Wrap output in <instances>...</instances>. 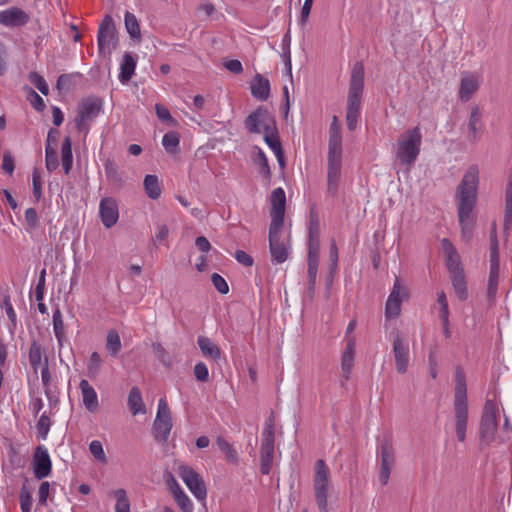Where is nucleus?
<instances>
[{"label": "nucleus", "instance_id": "1", "mask_svg": "<svg viewBox=\"0 0 512 512\" xmlns=\"http://www.w3.org/2000/svg\"><path fill=\"white\" fill-rule=\"evenodd\" d=\"M478 184L479 169L477 165H471L466 170L456 192L461 237L465 242L471 241L476 225L473 210L477 202Z\"/></svg>", "mask_w": 512, "mask_h": 512}, {"label": "nucleus", "instance_id": "2", "mask_svg": "<svg viewBox=\"0 0 512 512\" xmlns=\"http://www.w3.org/2000/svg\"><path fill=\"white\" fill-rule=\"evenodd\" d=\"M455 432L459 442L466 440L469 420L466 376L461 367L455 369V387L453 398Z\"/></svg>", "mask_w": 512, "mask_h": 512}, {"label": "nucleus", "instance_id": "3", "mask_svg": "<svg viewBox=\"0 0 512 512\" xmlns=\"http://www.w3.org/2000/svg\"><path fill=\"white\" fill-rule=\"evenodd\" d=\"M422 134L418 126L406 131L398 141L397 159L402 165L411 167L417 160L421 150Z\"/></svg>", "mask_w": 512, "mask_h": 512}, {"label": "nucleus", "instance_id": "4", "mask_svg": "<svg viewBox=\"0 0 512 512\" xmlns=\"http://www.w3.org/2000/svg\"><path fill=\"white\" fill-rule=\"evenodd\" d=\"M329 487L330 469L323 459H318L314 465L313 492L320 512H329L327 501Z\"/></svg>", "mask_w": 512, "mask_h": 512}, {"label": "nucleus", "instance_id": "5", "mask_svg": "<svg viewBox=\"0 0 512 512\" xmlns=\"http://www.w3.org/2000/svg\"><path fill=\"white\" fill-rule=\"evenodd\" d=\"M364 65L362 62H356L351 70L348 99H347V111L360 115L362 94L364 90Z\"/></svg>", "mask_w": 512, "mask_h": 512}, {"label": "nucleus", "instance_id": "6", "mask_svg": "<svg viewBox=\"0 0 512 512\" xmlns=\"http://www.w3.org/2000/svg\"><path fill=\"white\" fill-rule=\"evenodd\" d=\"M103 102L99 97L90 96L82 99L78 104L77 114L74 119L79 132H88L89 124L94 121L102 110Z\"/></svg>", "mask_w": 512, "mask_h": 512}, {"label": "nucleus", "instance_id": "7", "mask_svg": "<svg viewBox=\"0 0 512 512\" xmlns=\"http://www.w3.org/2000/svg\"><path fill=\"white\" fill-rule=\"evenodd\" d=\"M97 44L98 53L102 57L110 56L118 46L117 30L110 15H106L99 25Z\"/></svg>", "mask_w": 512, "mask_h": 512}, {"label": "nucleus", "instance_id": "8", "mask_svg": "<svg viewBox=\"0 0 512 512\" xmlns=\"http://www.w3.org/2000/svg\"><path fill=\"white\" fill-rule=\"evenodd\" d=\"M274 459V423L272 418L265 422L260 447V470L264 475L271 471Z\"/></svg>", "mask_w": 512, "mask_h": 512}, {"label": "nucleus", "instance_id": "9", "mask_svg": "<svg viewBox=\"0 0 512 512\" xmlns=\"http://www.w3.org/2000/svg\"><path fill=\"white\" fill-rule=\"evenodd\" d=\"M244 125L249 133L259 134L262 131H272L276 126V121L265 106H259L246 117Z\"/></svg>", "mask_w": 512, "mask_h": 512}, {"label": "nucleus", "instance_id": "10", "mask_svg": "<svg viewBox=\"0 0 512 512\" xmlns=\"http://www.w3.org/2000/svg\"><path fill=\"white\" fill-rule=\"evenodd\" d=\"M172 417L164 398L158 402L157 414L153 422V435L156 441L166 443L172 430Z\"/></svg>", "mask_w": 512, "mask_h": 512}, {"label": "nucleus", "instance_id": "11", "mask_svg": "<svg viewBox=\"0 0 512 512\" xmlns=\"http://www.w3.org/2000/svg\"><path fill=\"white\" fill-rule=\"evenodd\" d=\"M497 405L492 400H487L484 404L483 413L480 421V442L490 444L494 440L497 430Z\"/></svg>", "mask_w": 512, "mask_h": 512}, {"label": "nucleus", "instance_id": "12", "mask_svg": "<svg viewBox=\"0 0 512 512\" xmlns=\"http://www.w3.org/2000/svg\"><path fill=\"white\" fill-rule=\"evenodd\" d=\"M178 475L196 499L203 501L207 497V489L202 476L188 465L178 467Z\"/></svg>", "mask_w": 512, "mask_h": 512}, {"label": "nucleus", "instance_id": "13", "mask_svg": "<svg viewBox=\"0 0 512 512\" xmlns=\"http://www.w3.org/2000/svg\"><path fill=\"white\" fill-rule=\"evenodd\" d=\"M378 455L380 460L379 481L386 485L390 478V473L395 465V452L389 439H383L379 445Z\"/></svg>", "mask_w": 512, "mask_h": 512}, {"label": "nucleus", "instance_id": "14", "mask_svg": "<svg viewBox=\"0 0 512 512\" xmlns=\"http://www.w3.org/2000/svg\"><path fill=\"white\" fill-rule=\"evenodd\" d=\"M484 122L482 120V112L477 105L471 107L468 121L465 128V137L469 144H477L484 132Z\"/></svg>", "mask_w": 512, "mask_h": 512}, {"label": "nucleus", "instance_id": "15", "mask_svg": "<svg viewBox=\"0 0 512 512\" xmlns=\"http://www.w3.org/2000/svg\"><path fill=\"white\" fill-rule=\"evenodd\" d=\"M392 352L397 372L399 374H405L410 362V350L408 342L400 335L399 332L396 333L393 339Z\"/></svg>", "mask_w": 512, "mask_h": 512}, {"label": "nucleus", "instance_id": "16", "mask_svg": "<svg viewBox=\"0 0 512 512\" xmlns=\"http://www.w3.org/2000/svg\"><path fill=\"white\" fill-rule=\"evenodd\" d=\"M283 226H269V249L271 261L276 264L285 262L288 258V249L283 241H280V232Z\"/></svg>", "mask_w": 512, "mask_h": 512}, {"label": "nucleus", "instance_id": "17", "mask_svg": "<svg viewBox=\"0 0 512 512\" xmlns=\"http://www.w3.org/2000/svg\"><path fill=\"white\" fill-rule=\"evenodd\" d=\"M286 195L281 187L273 190L271 195V223L274 226H283L285 214Z\"/></svg>", "mask_w": 512, "mask_h": 512}, {"label": "nucleus", "instance_id": "18", "mask_svg": "<svg viewBox=\"0 0 512 512\" xmlns=\"http://www.w3.org/2000/svg\"><path fill=\"white\" fill-rule=\"evenodd\" d=\"M99 215L106 228L113 227L119 219L117 201L112 197H104L99 204Z\"/></svg>", "mask_w": 512, "mask_h": 512}, {"label": "nucleus", "instance_id": "19", "mask_svg": "<svg viewBox=\"0 0 512 512\" xmlns=\"http://www.w3.org/2000/svg\"><path fill=\"white\" fill-rule=\"evenodd\" d=\"M52 470V462L48 450L38 446L33 458V473L37 479L48 477Z\"/></svg>", "mask_w": 512, "mask_h": 512}, {"label": "nucleus", "instance_id": "20", "mask_svg": "<svg viewBox=\"0 0 512 512\" xmlns=\"http://www.w3.org/2000/svg\"><path fill=\"white\" fill-rule=\"evenodd\" d=\"M30 20V16L21 8L13 6L0 11V24L5 27L25 26Z\"/></svg>", "mask_w": 512, "mask_h": 512}, {"label": "nucleus", "instance_id": "21", "mask_svg": "<svg viewBox=\"0 0 512 512\" xmlns=\"http://www.w3.org/2000/svg\"><path fill=\"white\" fill-rule=\"evenodd\" d=\"M356 339L354 336L347 337L346 347L341 358V370L345 381H348L354 366Z\"/></svg>", "mask_w": 512, "mask_h": 512}, {"label": "nucleus", "instance_id": "22", "mask_svg": "<svg viewBox=\"0 0 512 512\" xmlns=\"http://www.w3.org/2000/svg\"><path fill=\"white\" fill-rule=\"evenodd\" d=\"M327 170V193L334 197L338 192L340 182L341 161L328 160Z\"/></svg>", "mask_w": 512, "mask_h": 512}, {"label": "nucleus", "instance_id": "23", "mask_svg": "<svg viewBox=\"0 0 512 512\" xmlns=\"http://www.w3.org/2000/svg\"><path fill=\"white\" fill-rule=\"evenodd\" d=\"M82 394V401L85 408L94 413L99 408L98 396L95 389L90 385L86 379H82L79 384Z\"/></svg>", "mask_w": 512, "mask_h": 512}, {"label": "nucleus", "instance_id": "24", "mask_svg": "<svg viewBox=\"0 0 512 512\" xmlns=\"http://www.w3.org/2000/svg\"><path fill=\"white\" fill-rule=\"evenodd\" d=\"M251 94L260 101H265L270 95V82L261 74H256L251 84Z\"/></svg>", "mask_w": 512, "mask_h": 512}, {"label": "nucleus", "instance_id": "25", "mask_svg": "<svg viewBox=\"0 0 512 512\" xmlns=\"http://www.w3.org/2000/svg\"><path fill=\"white\" fill-rule=\"evenodd\" d=\"M197 344L204 357L213 360H219L221 358L220 348L208 337L199 336Z\"/></svg>", "mask_w": 512, "mask_h": 512}, {"label": "nucleus", "instance_id": "26", "mask_svg": "<svg viewBox=\"0 0 512 512\" xmlns=\"http://www.w3.org/2000/svg\"><path fill=\"white\" fill-rule=\"evenodd\" d=\"M451 284L455 291L456 296L460 301H465L468 299V287L465 277V272H456L454 274H450Z\"/></svg>", "mask_w": 512, "mask_h": 512}, {"label": "nucleus", "instance_id": "27", "mask_svg": "<svg viewBox=\"0 0 512 512\" xmlns=\"http://www.w3.org/2000/svg\"><path fill=\"white\" fill-rule=\"evenodd\" d=\"M136 68V61L130 53H125L120 64L119 81L122 84L128 83L134 75Z\"/></svg>", "mask_w": 512, "mask_h": 512}, {"label": "nucleus", "instance_id": "28", "mask_svg": "<svg viewBox=\"0 0 512 512\" xmlns=\"http://www.w3.org/2000/svg\"><path fill=\"white\" fill-rule=\"evenodd\" d=\"M500 261H490V271L487 284V296L492 299L496 296L499 283Z\"/></svg>", "mask_w": 512, "mask_h": 512}, {"label": "nucleus", "instance_id": "29", "mask_svg": "<svg viewBox=\"0 0 512 512\" xmlns=\"http://www.w3.org/2000/svg\"><path fill=\"white\" fill-rule=\"evenodd\" d=\"M478 89L477 79L468 75L461 79L460 89H459V97L462 101L467 102L470 100L472 95Z\"/></svg>", "mask_w": 512, "mask_h": 512}, {"label": "nucleus", "instance_id": "30", "mask_svg": "<svg viewBox=\"0 0 512 512\" xmlns=\"http://www.w3.org/2000/svg\"><path fill=\"white\" fill-rule=\"evenodd\" d=\"M128 406L133 415L146 412L141 391L138 387L131 388L128 395Z\"/></svg>", "mask_w": 512, "mask_h": 512}, {"label": "nucleus", "instance_id": "31", "mask_svg": "<svg viewBox=\"0 0 512 512\" xmlns=\"http://www.w3.org/2000/svg\"><path fill=\"white\" fill-rule=\"evenodd\" d=\"M62 167L65 174H69L73 165L72 142L69 136L65 137L61 146Z\"/></svg>", "mask_w": 512, "mask_h": 512}, {"label": "nucleus", "instance_id": "32", "mask_svg": "<svg viewBox=\"0 0 512 512\" xmlns=\"http://www.w3.org/2000/svg\"><path fill=\"white\" fill-rule=\"evenodd\" d=\"M342 140L341 134H330L328 143V160L341 161Z\"/></svg>", "mask_w": 512, "mask_h": 512}, {"label": "nucleus", "instance_id": "33", "mask_svg": "<svg viewBox=\"0 0 512 512\" xmlns=\"http://www.w3.org/2000/svg\"><path fill=\"white\" fill-rule=\"evenodd\" d=\"M172 493L177 505L183 512H193V503L190 498L185 494L183 489L178 483H175V488L172 487Z\"/></svg>", "mask_w": 512, "mask_h": 512}, {"label": "nucleus", "instance_id": "34", "mask_svg": "<svg viewBox=\"0 0 512 512\" xmlns=\"http://www.w3.org/2000/svg\"><path fill=\"white\" fill-rule=\"evenodd\" d=\"M106 350L112 357H116L121 350V339L117 330L110 329L106 336Z\"/></svg>", "mask_w": 512, "mask_h": 512}, {"label": "nucleus", "instance_id": "35", "mask_svg": "<svg viewBox=\"0 0 512 512\" xmlns=\"http://www.w3.org/2000/svg\"><path fill=\"white\" fill-rule=\"evenodd\" d=\"M104 169L107 179L118 187H121L124 183L123 178L118 170V166L112 159H107L104 163Z\"/></svg>", "mask_w": 512, "mask_h": 512}, {"label": "nucleus", "instance_id": "36", "mask_svg": "<svg viewBox=\"0 0 512 512\" xmlns=\"http://www.w3.org/2000/svg\"><path fill=\"white\" fill-rule=\"evenodd\" d=\"M125 27L130 37L137 42L141 41V31L136 16L130 12L125 13Z\"/></svg>", "mask_w": 512, "mask_h": 512}, {"label": "nucleus", "instance_id": "37", "mask_svg": "<svg viewBox=\"0 0 512 512\" xmlns=\"http://www.w3.org/2000/svg\"><path fill=\"white\" fill-rule=\"evenodd\" d=\"M144 188L151 199H158L161 195V188L159 185V180L156 175L148 174L144 178Z\"/></svg>", "mask_w": 512, "mask_h": 512}, {"label": "nucleus", "instance_id": "38", "mask_svg": "<svg viewBox=\"0 0 512 512\" xmlns=\"http://www.w3.org/2000/svg\"><path fill=\"white\" fill-rule=\"evenodd\" d=\"M256 154L253 159L254 163L259 166L260 174L267 180L271 178V169L268 163V159L264 151L260 147H255Z\"/></svg>", "mask_w": 512, "mask_h": 512}, {"label": "nucleus", "instance_id": "39", "mask_svg": "<svg viewBox=\"0 0 512 512\" xmlns=\"http://www.w3.org/2000/svg\"><path fill=\"white\" fill-rule=\"evenodd\" d=\"M180 143V135L176 131H169L162 138V145L167 153L175 154Z\"/></svg>", "mask_w": 512, "mask_h": 512}, {"label": "nucleus", "instance_id": "40", "mask_svg": "<svg viewBox=\"0 0 512 512\" xmlns=\"http://www.w3.org/2000/svg\"><path fill=\"white\" fill-rule=\"evenodd\" d=\"M53 330L59 346H62L65 339V332L62 313L59 308L53 312Z\"/></svg>", "mask_w": 512, "mask_h": 512}, {"label": "nucleus", "instance_id": "41", "mask_svg": "<svg viewBox=\"0 0 512 512\" xmlns=\"http://www.w3.org/2000/svg\"><path fill=\"white\" fill-rule=\"evenodd\" d=\"M490 261H500L499 255V241L497 236V224L493 222L490 228Z\"/></svg>", "mask_w": 512, "mask_h": 512}, {"label": "nucleus", "instance_id": "42", "mask_svg": "<svg viewBox=\"0 0 512 512\" xmlns=\"http://www.w3.org/2000/svg\"><path fill=\"white\" fill-rule=\"evenodd\" d=\"M28 357L31 367L33 368L34 372H37L42 360V349L37 341H33L31 343Z\"/></svg>", "mask_w": 512, "mask_h": 512}, {"label": "nucleus", "instance_id": "43", "mask_svg": "<svg viewBox=\"0 0 512 512\" xmlns=\"http://www.w3.org/2000/svg\"><path fill=\"white\" fill-rule=\"evenodd\" d=\"M308 243L320 244V222L314 212L310 215Z\"/></svg>", "mask_w": 512, "mask_h": 512}, {"label": "nucleus", "instance_id": "44", "mask_svg": "<svg viewBox=\"0 0 512 512\" xmlns=\"http://www.w3.org/2000/svg\"><path fill=\"white\" fill-rule=\"evenodd\" d=\"M218 448L225 453L226 459L230 463H237L238 453L223 437L219 436L216 439Z\"/></svg>", "mask_w": 512, "mask_h": 512}, {"label": "nucleus", "instance_id": "45", "mask_svg": "<svg viewBox=\"0 0 512 512\" xmlns=\"http://www.w3.org/2000/svg\"><path fill=\"white\" fill-rule=\"evenodd\" d=\"M116 498L115 512H130V501L124 489L113 492Z\"/></svg>", "mask_w": 512, "mask_h": 512}, {"label": "nucleus", "instance_id": "46", "mask_svg": "<svg viewBox=\"0 0 512 512\" xmlns=\"http://www.w3.org/2000/svg\"><path fill=\"white\" fill-rule=\"evenodd\" d=\"M264 141L274 153L282 149L276 126L274 129H272V131L268 130L264 132Z\"/></svg>", "mask_w": 512, "mask_h": 512}, {"label": "nucleus", "instance_id": "47", "mask_svg": "<svg viewBox=\"0 0 512 512\" xmlns=\"http://www.w3.org/2000/svg\"><path fill=\"white\" fill-rule=\"evenodd\" d=\"M89 451L94 458L100 463H107V457L103 449V445L99 440H93L89 444Z\"/></svg>", "mask_w": 512, "mask_h": 512}, {"label": "nucleus", "instance_id": "48", "mask_svg": "<svg viewBox=\"0 0 512 512\" xmlns=\"http://www.w3.org/2000/svg\"><path fill=\"white\" fill-rule=\"evenodd\" d=\"M50 426H51V421H50V418L49 416L47 415L46 412H44L37 424H36V428H37V432H38V436L39 438L45 440L47 438V435L49 433V430H50Z\"/></svg>", "mask_w": 512, "mask_h": 512}, {"label": "nucleus", "instance_id": "49", "mask_svg": "<svg viewBox=\"0 0 512 512\" xmlns=\"http://www.w3.org/2000/svg\"><path fill=\"white\" fill-rule=\"evenodd\" d=\"M446 267L448 269L449 275L464 271L458 252L446 256Z\"/></svg>", "mask_w": 512, "mask_h": 512}, {"label": "nucleus", "instance_id": "50", "mask_svg": "<svg viewBox=\"0 0 512 512\" xmlns=\"http://www.w3.org/2000/svg\"><path fill=\"white\" fill-rule=\"evenodd\" d=\"M26 231L32 232L39 225V217L35 208H28L25 211Z\"/></svg>", "mask_w": 512, "mask_h": 512}, {"label": "nucleus", "instance_id": "51", "mask_svg": "<svg viewBox=\"0 0 512 512\" xmlns=\"http://www.w3.org/2000/svg\"><path fill=\"white\" fill-rule=\"evenodd\" d=\"M45 165L50 172L56 170L59 166L57 152L52 147H45Z\"/></svg>", "mask_w": 512, "mask_h": 512}, {"label": "nucleus", "instance_id": "52", "mask_svg": "<svg viewBox=\"0 0 512 512\" xmlns=\"http://www.w3.org/2000/svg\"><path fill=\"white\" fill-rule=\"evenodd\" d=\"M102 364L101 355L94 351L90 355V359L87 365V371L89 376L94 377L99 373L100 367Z\"/></svg>", "mask_w": 512, "mask_h": 512}, {"label": "nucleus", "instance_id": "53", "mask_svg": "<svg viewBox=\"0 0 512 512\" xmlns=\"http://www.w3.org/2000/svg\"><path fill=\"white\" fill-rule=\"evenodd\" d=\"M29 81L43 94L48 95L49 87L46 80L37 72L29 74Z\"/></svg>", "mask_w": 512, "mask_h": 512}, {"label": "nucleus", "instance_id": "54", "mask_svg": "<svg viewBox=\"0 0 512 512\" xmlns=\"http://www.w3.org/2000/svg\"><path fill=\"white\" fill-rule=\"evenodd\" d=\"M401 311V300L387 299L385 305V314L387 318H396Z\"/></svg>", "mask_w": 512, "mask_h": 512}, {"label": "nucleus", "instance_id": "55", "mask_svg": "<svg viewBox=\"0 0 512 512\" xmlns=\"http://www.w3.org/2000/svg\"><path fill=\"white\" fill-rule=\"evenodd\" d=\"M28 100L32 107L38 112H42L46 108L43 98L32 88H29Z\"/></svg>", "mask_w": 512, "mask_h": 512}, {"label": "nucleus", "instance_id": "56", "mask_svg": "<svg viewBox=\"0 0 512 512\" xmlns=\"http://www.w3.org/2000/svg\"><path fill=\"white\" fill-rule=\"evenodd\" d=\"M320 244L308 243V266L319 265Z\"/></svg>", "mask_w": 512, "mask_h": 512}, {"label": "nucleus", "instance_id": "57", "mask_svg": "<svg viewBox=\"0 0 512 512\" xmlns=\"http://www.w3.org/2000/svg\"><path fill=\"white\" fill-rule=\"evenodd\" d=\"M211 281L216 290L221 294H227L229 292V286L226 280L218 273H213Z\"/></svg>", "mask_w": 512, "mask_h": 512}, {"label": "nucleus", "instance_id": "58", "mask_svg": "<svg viewBox=\"0 0 512 512\" xmlns=\"http://www.w3.org/2000/svg\"><path fill=\"white\" fill-rule=\"evenodd\" d=\"M2 169L9 175H12L15 169V160L12 153L7 150L3 154Z\"/></svg>", "mask_w": 512, "mask_h": 512}, {"label": "nucleus", "instance_id": "59", "mask_svg": "<svg viewBox=\"0 0 512 512\" xmlns=\"http://www.w3.org/2000/svg\"><path fill=\"white\" fill-rule=\"evenodd\" d=\"M45 281H46V269H42L40 272L38 283L35 288V298L37 301H43L45 292Z\"/></svg>", "mask_w": 512, "mask_h": 512}, {"label": "nucleus", "instance_id": "60", "mask_svg": "<svg viewBox=\"0 0 512 512\" xmlns=\"http://www.w3.org/2000/svg\"><path fill=\"white\" fill-rule=\"evenodd\" d=\"M194 375L198 381L206 382L209 378V372L204 362H199L194 366Z\"/></svg>", "mask_w": 512, "mask_h": 512}, {"label": "nucleus", "instance_id": "61", "mask_svg": "<svg viewBox=\"0 0 512 512\" xmlns=\"http://www.w3.org/2000/svg\"><path fill=\"white\" fill-rule=\"evenodd\" d=\"M20 508L22 512H31L32 496L28 491L22 489L20 496Z\"/></svg>", "mask_w": 512, "mask_h": 512}, {"label": "nucleus", "instance_id": "62", "mask_svg": "<svg viewBox=\"0 0 512 512\" xmlns=\"http://www.w3.org/2000/svg\"><path fill=\"white\" fill-rule=\"evenodd\" d=\"M74 74H61L57 79L56 87L59 91H68L72 85Z\"/></svg>", "mask_w": 512, "mask_h": 512}, {"label": "nucleus", "instance_id": "63", "mask_svg": "<svg viewBox=\"0 0 512 512\" xmlns=\"http://www.w3.org/2000/svg\"><path fill=\"white\" fill-rule=\"evenodd\" d=\"M49 489L50 484L47 481H44L40 484L38 490V505L44 506L47 504V499L49 497Z\"/></svg>", "mask_w": 512, "mask_h": 512}, {"label": "nucleus", "instance_id": "64", "mask_svg": "<svg viewBox=\"0 0 512 512\" xmlns=\"http://www.w3.org/2000/svg\"><path fill=\"white\" fill-rule=\"evenodd\" d=\"M235 259L240 264L251 267L254 263L253 258L243 250H237L234 254Z\"/></svg>", "mask_w": 512, "mask_h": 512}]
</instances>
